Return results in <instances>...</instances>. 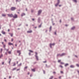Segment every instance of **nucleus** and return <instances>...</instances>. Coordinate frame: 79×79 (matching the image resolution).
Returning a JSON list of instances; mask_svg holds the SVG:
<instances>
[{"instance_id": "f3484780", "label": "nucleus", "mask_w": 79, "mask_h": 79, "mask_svg": "<svg viewBox=\"0 0 79 79\" xmlns=\"http://www.w3.org/2000/svg\"><path fill=\"white\" fill-rule=\"evenodd\" d=\"M2 16H3V17H5V16H6V14H2Z\"/></svg>"}, {"instance_id": "0eeeda50", "label": "nucleus", "mask_w": 79, "mask_h": 79, "mask_svg": "<svg viewBox=\"0 0 79 79\" xmlns=\"http://www.w3.org/2000/svg\"><path fill=\"white\" fill-rule=\"evenodd\" d=\"M52 45H53V46H54V45H55V43H53L52 44L51 43L50 44V48H52Z\"/></svg>"}, {"instance_id": "79ce46f5", "label": "nucleus", "mask_w": 79, "mask_h": 79, "mask_svg": "<svg viewBox=\"0 0 79 79\" xmlns=\"http://www.w3.org/2000/svg\"><path fill=\"white\" fill-rule=\"evenodd\" d=\"M35 55H37V52H35Z\"/></svg>"}, {"instance_id": "37998d69", "label": "nucleus", "mask_w": 79, "mask_h": 79, "mask_svg": "<svg viewBox=\"0 0 79 79\" xmlns=\"http://www.w3.org/2000/svg\"><path fill=\"white\" fill-rule=\"evenodd\" d=\"M31 13H33V12H34V10H31Z\"/></svg>"}, {"instance_id": "4d7b16f0", "label": "nucleus", "mask_w": 79, "mask_h": 79, "mask_svg": "<svg viewBox=\"0 0 79 79\" xmlns=\"http://www.w3.org/2000/svg\"><path fill=\"white\" fill-rule=\"evenodd\" d=\"M60 23H61V20H60Z\"/></svg>"}, {"instance_id": "f8f14e48", "label": "nucleus", "mask_w": 79, "mask_h": 79, "mask_svg": "<svg viewBox=\"0 0 79 79\" xmlns=\"http://www.w3.org/2000/svg\"><path fill=\"white\" fill-rule=\"evenodd\" d=\"M70 67L72 68H74V66L73 65H71L70 66Z\"/></svg>"}, {"instance_id": "de8ad7c7", "label": "nucleus", "mask_w": 79, "mask_h": 79, "mask_svg": "<svg viewBox=\"0 0 79 79\" xmlns=\"http://www.w3.org/2000/svg\"><path fill=\"white\" fill-rule=\"evenodd\" d=\"M3 46V47L4 48H5V44H4Z\"/></svg>"}, {"instance_id": "bb28decb", "label": "nucleus", "mask_w": 79, "mask_h": 79, "mask_svg": "<svg viewBox=\"0 0 79 79\" xmlns=\"http://www.w3.org/2000/svg\"><path fill=\"white\" fill-rule=\"evenodd\" d=\"M16 68H14L12 70V71H14V70H16Z\"/></svg>"}, {"instance_id": "5fc2aeb1", "label": "nucleus", "mask_w": 79, "mask_h": 79, "mask_svg": "<svg viewBox=\"0 0 79 79\" xmlns=\"http://www.w3.org/2000/svg\"><path fill=\"white\" fill-rule=\"evenodd\" d=\"M9 50V49H8L6 50V52H8V51Z\"/></svg>"}, {"instance_id": "6e6d98bb", "label": "nucleus", "mask_w": 79, "mask_h": 79, "mask_svg": "<svg viewBox=\"0 0 79 79\" xmlns=\"http://www.w3.org/2000/svg\"><path fill=\"white\" fill-rule=\"evenodd\" d=\"M29 55H31V52L29 53Z\"/></svg>"}, {"instance_id": "e2e57ef3", "label": "nucleus", "mask_w": 79, "mask_h": 79, "mask_svg": "<svg viewBox=\"0 0 79 79\" xmlns=\"http://www.w3.org/2000/svg\"><path fill=\"white\" fill-rule=\"evenodd\" d=\"M65 26H66V27H67V26H68V25H67V24H66L65 25Z\"/></svg>"}, {"instance_id": "473e14b6", "label": "nucleus", "mask_w": 79, "mask_h": 79, "mask_svg": "<svg viewBox=\"0 0 79 79\" xmlns=\"http://www.w3.org/2000/svg\"><path fill=\"white\" fill-rule=\"evenodd\" d=\"M76 66H77V67H79V65L78 64H77Z\"/></svg>"}, {"instance_id": "09e8293b", "label": "nucleus", "mask_w": 79, "mask_h": 79, "mask_svg": "<svg viewBox=\"0 0 79 79\" xmlns=\"http://www.w3.org/2000/svg\"><path fill=\"white\" fill-rule=\"evenodd\" d=\"M43 63H47V61H46V60H45V61H43Z\"/></svg>"}, {"instance_id": "6e6552de", "label": "nucleus", "mask_w": 79, "mask_h": 79, "mask_svg": "<svg viewBox=\"0 0 79 79\" xmlns=\"http://www.w3.org/2000/svg\"><path fill=\"white\" fill-rule=\"evenodd\" d=\"M35 57L36 59L38 61L39 60V58H38V56H37V55H35Z\"/></svg>"}, {"instance_id": "0e129e2a", "label": "nucleus", "mask_w": 79, "mask_h": 79, "mask_svg": "<svg viewBox=\"0 0 79 79\" xmlns=\"http://www.w3.org/2000/svg\"><path fill=\"white\" fill-rule=\"evenodd\" d=\"M32 21H34V19H32Z\"/></svg>"}, {"instance_id": "8fccbe9b", "label": "nucleus", "mask_w": 79, "mask_h": 79, "mask_svg": "<svg viewBox=\"0 0 79 79\" xmlns=\"http://www.w3.org/2000/svg\"><path fill=\"white\" fill-rule=\"evenodd\" d=\"M11 42H13V38L11 39Z\"/></svg>"}, {"instance_id": "338daca9", "label": "nucleus", "mask_w": 79, "mask_h": 79, "mask_svg": "<svg viewBox=\"0 0 79 79\" xmlns=\"http://www.w3.org/2000/svg\"><path fill=\"white\" fill-rule=\"evenodd\" d=\"M8 32H9L10 31V29H8Z\"/></svg>"}, {"instance_id": "2f4dec72", "label": "nucleus", "mask_w": 79, "mask_h": 79, "mask_svg": "<svg viewBox=\"0 0 79 79\" xmlns=\"http://www.w3.org/2000/svg\"><path fill=\"white\" fill-rule=\"evenodd\" d=\"M27 66H26L24 67V69H27Z\"/></svg>"}, {"instance_id": "dca6fc26", "label": "nucleus", "mask_w": 79, "mask_h": 79, "mask_svg": "<svg viewBox=\"0 0 79 79\" xmlns=\"http://www.w3.org/2000/svg\"><path fill=\"white\" fill-rule=\"evenodd\" d=\"M31 71H33V72H35V69H31Z\"/></svg>"}, {"instance_id": "cd10ccee", "label": "nucleus", "mask_w": 79, "mask_h": 79, "mask_svg": "<svg viewBox=\"0 0 79 79\" xmlns=\"http://www.w3.org/2000/svg\"><path fill=\"white\" fill-rule=\"evenodd\" d=\"M52 25L53 26H54V25H55V23H53V21H52Z\"/></svg>"}, {"instance_id": "13d9d810", "label": "nucleus", "mask_w": 79, "mask_h": 79, "mask_svg": "<svg viewBox=\"0 0 79 79\" xmlns=\"http://www.w3.org/2000/svg\"><path fill=\"white\" fill-rule=\"evenodd\" d=\"M4 41H5V42H6V39H5Z\"/></svg>"}, {"instance_id": "c9c22d12", "label": "nucleus", "mask_w": 79, "mask_h": 79, "mask_svg": "<svg viewBox=\"0 0 79 79\" xmlns=\"http://www.w3.org/2000/svg\"><path fill=\"white\" fill-rule=\"evenodd\" d=\"M61 61V60H58V63H60V62Z\"/></svg>"}, {"instance_id": "49530a36", "label": "nucleus", "mask_w": 79, "mask_h": 79, "mask_svg": "<svg viewBox=\"0 0 79 79\" xmlns=\"http://www.w3.org/2000/svg\"><path fill=\"white\" fill-rule=\"evenodd\" d=\"M50 66H49V65H48V66H47V68H50Z\"/></svg>"}, {"instance_id": "f257e3e1", "label": "nucleus", "mask_w": 79, "mask_h": 79, "mask_svg": "<svg viewBox=\"0 0 79 79\" xmlns=\"http://www.w3.org/2000/svg\"><path fill=\"white\" fill-rule=\"evenodd\" d=\"M60 0H57V3L55 5V6L56 7L60 3Z\"/></svg>"}, {"instance_id": "2eb2a0df", "label": "nucleus", "mask_w": 79, "mask_h": 79, "mask_svg": "<svg viewBox=\"0 0 79 79\" xmlns=\"http://www.w3.org/2000/svg\"><path fill=\"white\" fill-rule=\"evenodd\" d=\"M64 55H65V53H63L62 54H61V56H64Z\"/></svg>"}, {"instance_id": "3c124183", "label": "nucleus", "mask_w": 79, "mask_h": 79, "mask_svg": "<svg viewBox=\"0 0 79 79\" xmlns=\"http://www.w3.org/2000/svg\"><path fill=\"white\" fill-rule=\"evenodd\" d=\"M5 55H8L7 52H5Z\"/></svg>"}, {"instance_id": "423d86ee", "label": "nucleus", "mask_w": 79, "mask_h": 79, "mask_svg": "<svg viewBox=\"0 0 79 79\" xmlns=\"http://www.w3.org/2000/svg\"><path fill=\"white\" fill-rule=\"evenodd\" d=\"M13 18L14 19L17 18H18V16L16 14H15L14 16L13 15Z\"/></svg>"}, {"instance_id": "72a5a7b5", "label": "nucleus", "mask_w": 79, "mask_h": 79, "mask_svg": "<svg viewBox=\"0 0 79 79\" xmlns=\"http://www.w3.org/2000/svg\"><path fill=\"white\" fill-rule=\"evenodd\" d=\"M8 53H9V54H11V51H9L8 52Z\"/></svg>"}, {"instance_id": "c756f323", "label": "nucleus", "mask_w": 79, "mask_h": 79, "mask_svg": "<svg viewBox=\"0 0 79 79\" xmlns=\"http://www.w3.org/2000/svg\"><path fill=\"white\" fill-rule=\"evenodd\" d=\"M43 73L44 74H45V70H43Z\"/></svg>"}, {"instance_id": "a18cd8bd", "label": "nucleus", "mask_w": 79, "mask_h": 79, "mask_svg": "<svg viewBox=\"0 0 79 79\" xmlns=\"http://www.w3.org/2000/svg\"><path fill=\"white\" fill-rule=\"evenodd\" d=\"M9 60H10L9 61L11 62V59H9Z\"/></svg>"}, {"instance_id": "e433bc0d", "label": "nucleus", "mask_w": 79, "mask_h": 79, "mask_svg": "<svg viewBox=\"0 0 79 79\" xmlns=\"http://www.w3.org/2000/svg\"><path fill=\"white\" fill-rule=\"evenodd\" d=\"M60 73H61V74H63V72L62 71H60Z\"/></svg>"}, {"instance_id": "c03bdc74", "label": "nucleus", "mask_w": 79, "mask_h": 79, "mask_svg": "<svg viewBox=\"0 0 79 79\" xmlns=\"http://www.w3.org/2000/svg\"><path fill=\"white\" fill-rule=\"evenodd\" d=\"M2 50H3V49L2 48L1 49V52H2Z\"/></svg>"}, {"instance_id": "7ed1b4c3", "label": "nucleus", "mask_w": 79, "mask_h": 79, "mask_svg": "<svg viewBox=\"0 0 79 79\" xmlns=\"http://www.w3.org/2000/svg\"><path fill=\"white\" fill-rule=\"evenodd\" d=\"M42 13V10H40L38 11V15L39 16L40 15V14Z\"/></svg>"}, {"instance_id": "f704fd0d", "label": "nucleus", "mask_w": 79, "mask_h": 79, "mask_svg": "<svg viewBox=\"0 0 79 79\" xmlns=\"http://www.w3.org/2000/svg\"><path fill=\"white\" fill-rule=\"evenodd\" d=\"M29 52H31V53H32L33 52V51H31V50H29Z\"/></svg>"}, {"instance_id": "c85d7f7f", "label": "nucleus", "mask_w": 79, "mask_h": 79, "mask_svg": "<svg viewBox=\"0 0 79 79\" xmlns=\"http://www.w3.org/2000/svg\"><path fill=\"white\" fill-rule=\"evenodd\" d=\"M71 20L72 21H74V19H73V18H71Z\"/></svg>"}, {"instance_id": "4468645a", "label": "nucleus", "mask_w": 79, "mask_h": 79, "mask_svg": "<svg viewBox=\"0 0 79 79\" xmlns=\"http://www.w3.org/2000/svg\"><path fill=\"white\" fill-rule=\"evenodd\" d=\"M51 31H52V26H50V27L49 28V32H50Z\"/></svg>"}, {"instance_id": "b1692460", "label": "nucleus", "mask_w": 79, "mask_h": 79, "mask_svg": "<svg viewBox=\"0 0 79 79\" xmlns=\"http://www.w3.org/2000/svg\"><path fill=\"white\" fill-rule=\"evenodd\" d=\"M22 64L21 63H20L19 64H18V66H21Z\"/></svg>"}, {"instance_id": "6ab92c4d", "label": "nucleus", "mask_w": 79, "mask_h": 79, "mask_svg": "<svg viewBox=\"0 0 79 79\" xmlns=\"http://www.w3.org/2000/svg\"><path fill=\"white\" fill-rule=\"evenodd\" d=\"M74 29H75V27H72V28H71V29L72 30H73Z\"/></svg>"}, {"instance_id": "ea45409f", "label": "nucleus", "mask_w": 79, "mask_h": 79, "mask_svg": "<svg viewBox=\"0 0 79 79\" xmlns=\"http://www.w3.org/2000/svg\"><path fill=\"white\" fill-rule=\"evenodd\" d=\"M60 68H63V67L61 65H60Z\"/></svg>"}, {"instance_id": "1a4fd4ad", "label": "nucleus", "mask_w": 79, "mask_h": 79, "mask_svg": "<svg viewBox=\"0 0 79 79\" xmlns=\"http://www.w3.org/2000/svg\"><path fill=\"white\" fill-rule=\"evenodd\" d=\"M25 15H26V14L25 13H23L21 14V16L22 17H23V16H25Z\"/></svg>"}, {"instance_id": "aec40b11", "label": "nucleus", "mask_w": 79, "mask_h": 79, "mask_svg": "<svg viewBox=\"0 0 79 79\" xmlns=\"http://www.w3.org/2000/svg\"><path fill=\"white\" fill-rule=\"evenodd\" d=\"M2 33L3 34H5V31H2Z\"/></svg>"}, {"instance_id": "4c0bfd02", "label": "nucleus", "mask_w": 79, "mask_h": 79, "mask_svg": "<svg viewBox=\"0 0 79 79\" xmlns=\"http://www.w3.org/2000/svg\"><path fill=\"white\" fill-rule=\"evenodd\" d=\"M59 79H61V76H60L59 77Z\"/></svg>"}, {"instance_id": "a211bd4d", "label": "nucleus", "mask_w": 79, "mask_h": 79, "mask_svg": "<svg viewBox=\"0 0 79 79\" xmlns=\"http://www.w3.org/2000/svg\"><path fill=\"white\" fill-rule=\"evenodd\" d=\"M68 65H69V64H65L64 66H65V67H66V66H68Z\"/></svg>"}, {"instance_id": "680f3d73", "label": "nucleus", "mask_w": 79, "mask_h": 79, "mask_svg": "<svg viewBox=\"0 0 79 79\" xmlns=\"http://www.w3.org/2000/svg\"><path fill=\"white\" fill-rule=\"evenodd\" d=\"M16 2H18V0H15Z\"/></svg>"}, {"instance_id": "ddd939ff", "label": "nucleus", "mask_w": 79, "mask_h": 79, "mask_svg": "<svg viewBox=\"0 0 79 79\" xmlns=\"http://www.w3.org/2000/svg\"><path fill=\"white\" fill-rule=\"evenodd\" d=\"M32 32V31L30 30V31H27V33H31V32Z\"/></svg>"}, {"instance_id": "052dcab7", "label": "nucleus", "mask_w": 79, "mask_h": 79, "mask_svg": "<svg viewBox=\"0 0 79 79\" xmlns=\"http://www.w3.org/2000/svg\"><path fill=\"white\" fill-rule=\"evenodd\" d=\"M9 79H11V76H9Z\"/></svg>"}, {"instance_id": "9d476101", "label": "nucleus", "mask_w": 79, "mask_h": 79, "mask_svg": "<svg viewBox=\"0 0 79 79\" xmlns=\"http://www.w3.org/2000/svg\"><path fill=\"white\" fill-rule=\"evenodd\" d=\"M8 45H13V46H14V45H13V44L10 43V42H9L8 43Z\"/></svg>"}, {"instance_id": "a878e982", "label": "nucleus", "mask_w": 79, "mask_h": 79, "mask_svg": "<svg viewBox=\"0 0 79 79\" xmlns=\"http://www.w3.org/2000/svg\"><path fill=\"white\" fill-rule=\"evenodd\" d=\"M16 65V63H14V64L13 65V66H15Z\"/></svg>"}, {"instance_id": "393cba45", "label": "nucleus", "mask_w": 79, "mask_h": 79, "mask_svg": "<svg viewBox=\"0 0 79 79\" xmlns=\"http://www.w3.org/2000/svg\"><path fill=\"white\" fill-rule=\"evenodd\" d=\"M61 56V54H58L57 55V56Z\"/></svg>"}, {"instance_id": "bf43d9fd", "label": "nucleus", "mask_w": 79, "mask_h": 79, "mask_svg": "<svg viewBox=\"0 0 79 79\" xmlns=\"http://www.w3.org/2000/svg\"><path fill=\"white\" fill-rule=\"evenodd\" d=\"M2 45H4V44H3V42H2Z\"/></svg>"}, {"instance_id": "5701e85b", "label": "nucleus", "mask_w": 79, "mask_h": 79, "mask_svg": "<svg viewBox=\"0 0 79 79\" xmlns=\"http://www.w3.org/2000/svg\"><path fill=\"white\" fill-rule=\"evenodd\" d=\"M75 3H77V0H72Z\"/></svg>"}, {"instance_id": "603ef678", "label": "nucleus", "mask_w": 79, "mask_h": 79, "mask_svg": "<svg viewBox=\"0 0 79 79\" xmlns=\"http://www.w3.org/2000/svg\"><path fill=\"white\" fill-rule=\"evenodd\" d=\"M4 64V62H2V64Z\"/></svg>"}, {"instance_id": "4be33fe9", "label": "nucleus", "mask_w": 79, "mask_h": 79, "mask_svg": "<svg viewBox=\"0 0 79 79\" xmlns=\"http://www.w3.org/2000/svg\"><path fill=\"white\" fill-rule=\"evenodd\" d=\"M53 78V76H52L50 77L49 78V79H52Z\"/></svg>"}, {"instance_id": "f03ea898", "label": "nucleus", "mask_w": 79, "mask_h": 79, "mask_svg": "<svg viewBox=\"0 0 79 79\" xmlns=\"http://www.w3.org/2000/svg\"><path fill=\"white\" fill-rule=\"evenodd\" d=\"M16 10V7H12L10 8V10L11 11H14Z\"/></svg>"}, {"instance_id": "7c9ffc66", "label": "nucleus", "mask_w": 79, "mask_h": 79, "mask_svg": "<svg viewBox=\"0 0 79 79\" xmlns=\"http://www.w3.org/2000/svg\"><path fill=\"white\" fill-rule=\"evenodd\" d=\"M60 64H64V63H63V62H60Z\"/></svg>"}, {"instance_id": "20e7f679", "label": "nucleus", "mask_w": 79, "mask_h": 79, "mask_svg": "<svg viewBox=\"0 0 79 79\" xmlns=\"http://www.w3.org/2000/svg\"><path fill=\"white\" fill-rule=\"evenodd\" d=\"M7 15L9 17H10V18H12L13 16V15L12 14H8Z\"/></svg>"}, {"instance_id": "9b49d317", "label": "nucleus", "mask_w": 79, "mask_h": 79, "mask_svg": "<svg viewBox=\"0 0 79 79\" xmlns=\"http://www.w3.org/2000/svg\"><path fill=\"white\" fill-rule=\"evenodd\" d=\"M40 18H38V23H40Z\"/></svg>"}, {"instance_id": "864d4df0", "label": "nucleus", "mask_w": 79, "mask_h": 79, "mask_svg": "<svg viewBox=\"0 0 79 79\" xmlns=\"http://www.w3.org/2000/svg\"><path fill=\"white\" fill-rule=\"evenodd\" d=\"M54 34H55V35H56V31L54 32Z\"/></svg>"}, {"instance_id": "69168bd1", "label": "nucleus", "mask_w": 79, "mask_h": 79, "mask_svg": "<svg viewBox=\"0 0 79 79\" xmlns=\"http://www.w3.org/2000/svg\"><path fill=\"white\" fill-rule=\"evenodd\" d=\"M30 77H32V74H31L30 75Z\"/></svg>"}, {"instance_id": "58836bf2", "label": "nucleus", "mask_w": 79, "mask_h": 79, "mask_svg": "<svg viewBox=\"0 0 79 79\" xmlns=\"http://www.w3.org/2000/svg\"><path fill=\"white\" fill-rule=\"evenodd\" d=\"M10 36L11 37H13V34H10Z\"/></svg>"}, {"instance_id": "a19ab883", "label": "nucleus", "mask_w": 79, "mask_h": 79, "mask_svg": "<svg viewBox=\"0 0 79 79\" xmlns=\"http://www.w3.org/2000/svg\"><path fill=\"white\" fill-rule=\"evenodd\" d=\"M53 73L54 74H56V72H53Z\"/></svg>"}, {"instance_id": "39448f33", "label": "nucleus", "mask_w": 79, "mask_h": 79, "mask_svg": "<svg viewBox=\"0 0 79 79\" xmlns=\"http://www.w3.org/2000/svg\"><path fill=\"white\" fill-rule=\"evenodd\" d=\"M17 53H19V56H20V55H21V51L20 50H17Z\"/></svg>"}, {"instance_id": "412c9836", "label": "nucleus", "mask_w": 79, "mask_h": 79, "mask_svg": "<svg viewBox=\"0 0 79 79\" xmlns=\"http://www.w3.org/2000/svg\"><path fill=\"white\" fill-rule=\"evenodd\" d=\"M42 24V23H41V24H40V25L39 26H38L39 27H41Z\"/></svg>"}, {"instance_id": "774afa93", "label": "nucleus", "mask_w": 79, "mask_h": 79, "mask_svg": "<svg viewBox=\"0 0 79 79\" xmlns=\"http://www.w3.org/2000/svg\"><path fill=\"white\" fill-rule=\"evenodd\" d=\"M19 69H17V71H19Z\"/></svg>"}]
</instances>
